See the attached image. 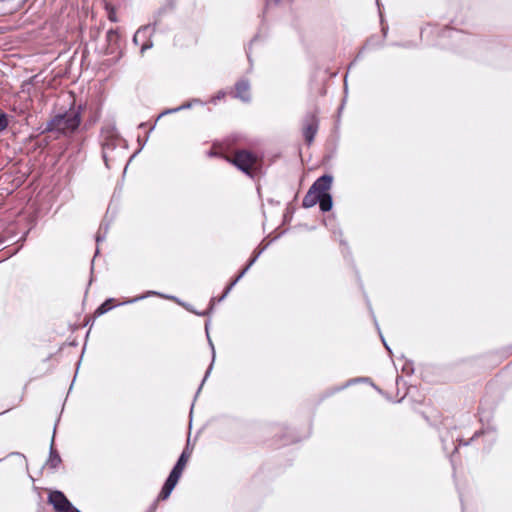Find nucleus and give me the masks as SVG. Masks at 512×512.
I'll return each mask as SVG.
<instances>
[{"instance_id":"1","label":"nucleus","mask_w":512,"mask_h":512,"mask_svg":"<svg viewBox=\"0 0 512 512\" xmlns=\"http://www.w3.org/2000/svg\"><path fill=\"white\" fill-rule=\"evenodd\" d=\"M81 123L80 113L70 111L64 114L56 115L47 125V130L57 132L63 135H71L74 133Z\"/></svg>"},{"instance_id":"2","label":"nucleus","mask_w":512,"mask_h":512,"mask_svg":"<svg viewBox=\"0 0 512 512\" xmlns=\"http://www.w3.org/2000/svg\"><path fill=\"white\" fill-rule=\"evenodd\" d=\"M190 456H191V453L188 452L187 449H185L182 452L177 463L175 464V466L173 467L172 471L170 472L167 480L165 481V483L162 487V490L159 493L158 500H166L170 496L173 489L177 485Z\"/></svg>"},{"instance_id":"3","label":"nucleus","mask_w":512,"mask_h":512,"mask_svg":"<svg viewBox=\"0 0 512 512\" xmlns=\"http://www.w3.org/2000/svg\"><path fill=\"white\" fill-rule=\"evenodd\" d=\"M226 160L233 163L238 169L250 177H254L260 168L259 158L246 150H239L232 159L227 157Z\"/></svg>"},{"instance_id":"4","label":"nucleus","mask_w":512,"mask_h":512,"mask_svg":"<svg viewBox=\"0 0 512 512\" xmlns=\"http://www.w3.org/2000/svg\"><path fill=\"white\" fill-rule=\"evenodd\" d=\"M49 503L58 512H80L72 506L66 496L60 491H53L49 494Z\"/></svg>"},{"instance_id":"5","label":"nucleus","mask_w":512,"mask_h":512,"mask_svg":"<svg viewBox=\"0 0 512 512\" xmlns=\"http://www.w3.org/2000/svg\"><path fill=\"white\" fill-rule=\"evenodd\" d=\"M318 130V120L314 114H310L305 119L303 135L307 144H311Z\"/></svg>"},{"instance_id":"6","label":"nucleus","mask_w":512,"mask_h":512,"mask_svg":"<svg viewBox=\"0 0 512 512\" xmlns=\"http://www.w3.org/2000/svg\"><path fill=\"white\" fill-rule=\"evenodd\" d=\"M332 185V177L329 175H323L319 177L313 185L310 187L319 196L329 194Z\"/></svg>"},{"instance_id":"7","label":"nucleus","mask_w":512,"mask_h":512,"mask_svg":"<svg viewBox=\"0 0 512 512\" xmlns=\"http://www.w3.org/2000/svg\"><path fill=\"white\" fill-rule=\"evenodd\" d=\"M235 97L241 99L244 102L251 100L250 96V84L247 80H241L235 85Z\"/></svg>"},{"instance_id":"8","label":"nucleus","mask_w":512,"mask_h":512,"mask_svg":"<svg viewBox=\"0 0 512 512\" xmlns=\"http://www.w3.org/2000/svg\"><path fill=\"white\" fill-rule=\"evenodd\" d=\"M261 251L256 253L254 257L249 261V263L246 265V267L240 272V274L227 286L225 289L223 295L220 297L219 301L223 300L228 293L231 291V289L234 287V285L246 274V272L249 270V268L255 263L257 258L259 257Z\"/></svg>"},{"instance_id":"9","label":"nucleus","mask_w":512,"mask_h":512,"mask_svg":"<svg viewBox=\"0 0 512 512\" xmlns=\"http://www.w3.org/2000/svg\"><path fill=\"white\" fill-rule=\"evenodd\" d=\"M103 138V147L114 146V141L118 138V133L114 126H107L101 132Z\"/></svg>"},{"instance_id":"10","label":"nucleus","mask_w":512,"mask_h":512,"mask_svg":"<svg viewBox=\"0 0 512 512\" xmlns=\"http://www.w3.org/2000/svg\"><path fill=\"white\" fill-rule=\"evenodd\" d=\"M61 464V457L58 452L53 448V444L50 448V455L46 462V466L51 469H56Z\"/></svg>"},{"instance_id":"11","label":"nucleus","mask_w":512,"mask_h":512,"mask_svg":"<svg viewBox=\"0 0 512 512\" xmlns=\"http://www.w3.org/2000/svg\"><path fill=\"white\" fill-rule=\"evenodd\" d=\"M319 195L315 193L311 188L303 198V206L305 208L313 207L316 203H318Z\"/></svg>"},{"instance_id":"12","label":"nucleus","mask_w":512,"mask_h":512,"mask_svg":"<svg viewBox=\"0 0 512 512\" xmlns=\"http://www.w3.org/2000/svg\"><path fill=\"white\" fill-rule=\"evenodd\" d=\"M318 203L320 205V209L323 212H327L332 208V197L330 194L319 196Z\"/></svg>"},{"instance_id":"13","label":"nucleus","mask_w":512,"mask_h":512,"mask_svg":"<svg viewBox=\"0 0 512 512\" xmlns=\"http://www.w3.org/2000/svg\"><path fill=\"white\" fill-rule=\"evenodd\" d=\"M152 295H153V296H160V297H163V298H167V299H173V300H175V297L165 296V295H163V294H161V293H158V292H155V291H148L145 295L137 296V297H135V298H132V299H130V300H127V301L123 302V304H127V303H134V302H137V301H139V300H142V299H144V298H146V297H148V296H152Z\"/></svg>"},{"instance_id":"14","label":"nucleus","mask_w":512,"mask_h":512,"mask_svg":"<svg viewBox=\"0 0 512 512\" xmlns=\"http://www.w3.org/2000/svg\"><path fill=\"white\" fill-rule=\"evenodd\" d=\"M113 299H107L104 303H102L96 310V314L98 315H102L106 312H108L109 310H111L113 308Z\"/></svg>"},{"instance_id":"15","label":"nucleus","mask_w":512,"mask_h":512,"mask_svg":"<svg viewBox=\"0 0 512 512\" xmlns=\"http://www.w3.org/2000/svg\"><path fill=\"white\" fill-rule=\"evenodd\" d=\"M150 31V28L149 27H144V28H140L136 31L134 37H133V41L138 44L139 41L143 38L146 37V35L148 34V32Z\"/></svg>"},{"instance_id":"16","label":"nucleus","mask_w":512,"mask_h":512,"mask_svg":"<svg viewBox=\"0 0 512 512\" xmlns=\"http://www.w3.org/2000/svg\"><path fill=\"white\" fill-rule=\"evenodd\" d=\"M9 124L8 116L5 113H0V133L3 132Z\"/></svg>"},{"instance_id":"17","label":"nucleus","mask_w":512,"mask_h":512,"mask_svg":"<svg viewBox=\"0 0 512 512\" xmlns=\"http://www.w3.org/2000/svg\"><path fill=\"white\" fill-rule=\"evenodd\" d=\"M189 107H191V104L190 103H186V104L181 105L180 107H177V108H174V109H171V110H167L166 113L177 112V111H180L182 109L189 108ZM163 114H165V112Z\"/></svg>"},{"instance_id":"18","label":"nucleus","mask_w":512,"mask_h":512,"mask_svg":"<svg viewBox=\"0 0 512 512\" xmlns=\"http://www.w3.org/2000/svg\"><path fill=\"white\" fill-rule=\"evenodd\" d=\"M108 18H109V20H111L112 22H116V21H117L116 13H115V11H114V10L109 11V13H108Z\"/></svg>"},{"instance_id":"19","label":"nucleus","mask_w":512,"mask_h":512,"mask_svg":"<svg viewBox=\"0 0 512 512\" xmlns=\"http://www.w3.org/2000/svg\"><path fill=\"white\" fill-rule=\"evenodd\" d=\"M151 46H152V43H150V42L143 43L141 46V52L143 53L145 50L149 49Z\"/></svg>"},{"instance_id":"20","label":"nucleus","mask_w":512,"mask_h":512,"mask_svg":"<svg viewBox=\"0 0 512 512\" xmlns=\"http://www.w3.org/2000/svg\"><path fill=\"white\" fill-rule=\"evenodd\" d=\"M211 368H212V364L210 365V367L208 368V370L206 371V374H205V377L203 379V382L206 380V378L208 377L210 371H211Z\"/></svg>"},{"instance_id":"21","label":"nucleus","mask_w":512,"mask_h":512,"mask_svg":"<svg viewBox=\"0 0 512 512\" xmlns=\"http://www.w3.org/2000/svg\"><path fill=\"white\" fill-rule=\"evenodd\" d=\"M101 240H102V238H101V236L98 234V235L96 236V241H97V242H100Z\"/></svg>"},{"instance_id":"22","label":"nucleus","mask_w":512,"mask_h":512,"mask_svg":"<svg viewBox=\"0 0 512 512\" xmlns=\"http://www.w3.org/2000/svg\"><path fill=\"white\" fill-rule=\"evenodd\" d=\"M383 343H384V345H385V348H387V350H389V351H390V349H389L388 345H386V343H385L384 341H383Z\"/></svg>"}]
</instances>
